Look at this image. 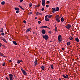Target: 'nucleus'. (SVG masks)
Returning <instances> with one entry per match:
<instances>
[{
	"label": "nucleus",
	"mask_w": 80,
	"mask_h": 80,
	"mask_svg": "<svg viewBox=\"0 0 80 80\" xmlns=\"http://www.w3.org/2000/svg\"><path fill=\"white\" fill-rule=\"evenodd\" d=\"M21 71L24 75H27V72L25 70H23V69L21 68Z\"/></svg>",
	"instance_id": "f257e3e1"
},
{
	"label": "nucleus",
	"mask_w": 80,
	"mask_h": 80,
	"mask_svg": "<svg viewBox=\"0 0 80 80\" xmlns=\"http://www.w3.org/2000/svg\"><path fill=\"white\" fill-rule=\"evenodd\" d=\"M43 38H44L46 40H48V39L49 37H48V35L47 34H46L44 36H43L42 37Z\"/></svg>",
	"instance_id": "f03ea898"
},
{
	"label": "nucleus",
	"mask_w": 80,
	"mask_h": 80,
	"mask_svg": "<svg viewBox=\"0 0 80 80\" xmlns=\"http://www.w3.org/2000/svg\"><path fill=\"white\" fill-rule=\"evenodd\" d=\"M58 38V41H59L60 42H62V36H61V35H60V34L59 35Z\"/></svg>",
	"instance_id": "7ed1b4c3"
},
{
	"label": "nucleus",
	"mask_w": 80,
	"mask_h": 80,
	"mask_svg": "<svg viewBox=\"0 0 80 80\" xmlns=\"http://www.w3.org/2000/svg\"><path fill=\"white\" fill-rule=\"evenodd\" d=\"M71 25L70 24H68L67 26H66L65 27L67 28V29H69V28H71Z\"/></svg>",
	"instance_id": "20e7f679"
},
{
	"label": "nucleus",
	"mask_w": 80,
	"mask_h": 80,
	"mask_svg": "<svg viewBox=\"0 0 80 80\" xmlns=\"http://www.w3.org/2000/svg\"><path fill=\"white\" fill-rule=\"evenodd\" d=\"M38 60H37V59L35 60L34 61V65L35 66H36V65H38Z\"/></svg>",
	"instance_id": "39448f33"
},
{
	"label": "nucleus",
	"mask_w": 80,
	"mask_h": 80,
	"mask_svg": "<svg viewBox=\"0 0 80 80\" xmlns=\"http://www.w3.org/2000/svg\"><path fill=\"white\" fill-rule=\"evenodd\" d=\"M48 28L49 29H50V28L47 26H42L41 27V28Z\"/></svg>",
	"instance_id": "423d86ee"
},
{
	"label": "nucleus",
	"mask_w": 80,
	"mask_h": 80,
	"mask_svg": "<svg viewBox=\"0 0 80 80\" xmlns=\"http://www.w3.org/2000/svg\"><path fill=\"white\" fill-rule=\"evenodd\" d=\"M42 34H45V33H46V32L45 30L44 29H43L42 31Z\"/></svg>",
	"instance_id": "0eeeda50"
},
{
	"label": "nucleus",
	"mask_w": 80,
	"mask_h": 80,
	"mask_svg": "<svg viewBox=\"0 0 80 80\" xmlns=\"http://www.w3.org/2000/svg\"><path fill=\"white\" fill-rule=\"evenodd\" d=\"M31 28H29L28 29L26 30V33H28L30 30V29H31Z\"/></svg>",
	"instance_id": "6e6552de"
},
{
	"label": "nucleus",
	"mask_w": 80,
	"mask_h": 80,
	"mask_svg": "<svg viewBox=\"0 0 80 80\" xmlns=\"http://www.w3.org/2000/svg\"><path fill=\"white\" fill-rule=\"evenodd\" d=\"M45 20L46 21H50V20L48 19L47 17V16H45Z\"/></svg>",
	"instance_id": "1a4fd4ad"
},
{
	"label": "nucleus",
	"mask_w": 80,
	"mask_h": 80,
	"mask_svg": "<svg viewBox=\"0 0 80 80\" xmlns=\"http://www.w3.org/2000/svg\"><path fill=\"white\" fill-rule=\"evenodd\" d=\"M75 40L77 42H79V39H78V38H75Z\"/></svg>",
	"instance_id": "9d476101"
},
{
	"label": "nucleus",
	"mask_w": 80,
	"mask_h": 80,
	"mask_svg": "<svg viewBox=\"0 0 80 80\" xmlns=\"http://www.w3.org/2000/svg\"><path fill=\"white\" fill-rule=\"evenodd\" d=\"M12 42L13 43V44H14V45H17V43L15 41H13Z\"/></svg>",
	"instance_id": "9b49d317"
},
{
	"label": "nucleus",
	"mask_w": 80,
	"mask_h": 80,
	"mask_svg": "<svg viewBox=\"0 0 80 80\" xmlns=\"http://www.w3.org/2000/svg\"><path fill=\"white\" fill-rule=\"evenodd\" d=\"M9 77H11V78H13V76L11 74H9Z\"/></svg>",
	"instance_id": "f8f14e48"
},
{
	"label": "nucleus",
	"mask_w": 80,
	"mask_h": 80,
	"mask_svg": "<svg viewBox=\"0 0 80 80\" xmlns=\"http://www.w3.org/2000/svg\"><path fill=\"white\" fill-rule=\"evenodd\" d=\"M56 21L58 22H60V19H59V18H56Z\"/></svg>",
	"instance_id": "ddd939ff"
},
{
	"label": "nucleus",
	"mask_w": 80,
	"mask_h": 80,
	"mask_svg": "<svg viewBox=\"0 0 80 80\" xmlns=\"http://www.w3.org/2000/svg\"><path fill=\"white\" fill-rule=\"evenodd\" d=\"M15 10H17V11H19L20 10V9H19V8H14Z\"/></svg>",
	"instance_id": "4468645a"
},
{
	"label": "nucleus",
	"mask_w": 80,
	"mask_h": 80,
	"mask_svg": "<svg viewBox=\"0 0 80 80\" xmlns=\"http://www.w3.org/2000/svg\"><path fill=\"white\" fill-rule=\"evenodd\" d=\"M3 41L4 42H5V43H7V41L4 38H3V39H2Z\"/></svg>",
	"instance_id": "2eb2a0df"
},
{
	"label": "nucleus",
	"mask_w": 80,
	"mask_h": 80,
	"mask_svg": "<svg viewBox=\"0 0 80 80\" xmlns=\"http://www.w3.org/2000/svg\"><path fill=\"white\" fill-rule=\"evenodd\" d=\"M54 30L55 32H58L57 28V26H56V27H55Z\"/></svg>",
	"instance_id": "dca6fc26"
},
{
	"label": "nucleus",
	"mask_w": 80,
	"mask_h": 80,
	"mask_svg": "<svg viewBox=\"0 0 80 80\" xmlns=\"http://www.w3.org/2000/svg\"><path fill=\"white\" fill-rule=\"evenodd\" d=\"M69 40H73V38H72V37L71 36L70 37H69Z\"/></svg>",
	"instance_id": "f3484780"
},
{
	"label": "nucleus",
	"mask_w": 80,
	"mask_h": 80,
	"mask_svg": "<svg viewBox=\"0 0 80 80\" xmlns=\"http://www.w3.org/2000/svg\"><path fill=\"white\" fill-rule=\"evenodd\" d=\"M61 21L62 22H63L64 21V18H63V17H62V18H61Z\"/></svg>",
	"instance_id": "a211bd4d"
},
{
	"label": "nucleus",
	"mask_w": 80,
	"mask_h": 80,
	"mask_svg": "<svg viewBox=\"0 0 80 80\" xmlns=\"http://www.w3.org/2000/svg\"><path fill=\"white\" fill-rule=\"evenodd\" d=\"M58 10H59V8L57 7L56 8V11H58Z\"/></svg>",
	"instance_id": "6ab92c4d"
},
{
	"label": "nucleus",
	"mask_w": 80,
	"mask_h": 80,
	"mask_svg": "<svg viewBox=\"0 0 80 80\" xmlns=\"http://www.w3.org/2000/svg\"><path fill=\"white\" fill-rule=\"evenodd\" d=\"M41 68H42V70H43L45 69V68L44 67V66H43V65H42Z\"/></svg>",
	"instance_id": "aec40b11"
},
{
	"label": "nucleus",
	"mask_w": 80,
	"mask_h": 80,
	"mask_svg": "<svg viewBox=\"0 0 80 80\" xmlns=\"http://www.w3.org/2000/svg\"><path fill=\"white\" fill-rule=\"evenodd\" d=\"M70 41H69L68 42H67V45H68V46L70 45Z\"/></svg>",
	"instance_id": "412c9836"
},
{
	"label": "nucleus",
	"mask_w": 80,
	"mask_h": 80,
	"mask_svg": "<svg viewBox=\"0 0 80 80\" xmlns=\"http://www.w3.org/2000/svg\"><path fill=\"white\" fill-rule=\"evenodd\" d=\"M19 7L20 8L22 9V10H24V9L23 8H22V7L21 6L19 5Z\"/></svg>",
	"instance_id": "4be33fe9"
},
{
	"label": "nucleus",
	"mask_w": 80,
	"mask_h": 80,
	"mask_svg": "<svg viewBox=\"0 0 80 80\" xmlns=\"http://www.w3.org/2000/svg\"><path fill=\"white\" fill-rule=\"evenodd\" d=\"M5 1H2L1 2L2 5H4V4H5Z\"/></svg>",
	"instance_id": "5701e85b"
},
{
	"label": "nucleus",
	"mask_w": 80,
	"mask_h": 80,
	"mask_svg": "<svg viewBox=\"0 0 80 80\" xmlns=\"http://www.w3.org/2000/svg\"><path fill=\"white\" fill-rule=\"evenodd\" d=\"M51 68L52 69H53V65H51Z\"/></svg>",
	"instance_id": "b1692460"
},
{
	"label": "nucleus",
	"mask_w": 80,
	"mask_h": 80,
	"mask_svg": "<svg viewBox=\"0 0 80 80\" xmlns=\"http://www.w3.org/2000/svg\"><path fill=\"white\" fill-rule=\"evenodd\" d=\"M63 77L64 78H67V76H65L64 75H62Z\"/></svg>",
	"instance_id": "393cba45"
},
{
	"label": "nucleus",
	"mask_w": 80,
	"mask_h": 80,
	"mask_svg": "<svg viewBox=\"0 0 80 80\" xmlns=\"http://www.w3.org/2000/svg\"><path fill=\"white\" fill-rule=\"evenodd\" d=\"M3 32V28H2L0 31V32Z\"/></svg>",
	"instance_id": "a878e982"
},
{
	"label": "nucleus",
	"mask_w": 80,
	"mask_h": 80,
	"mask_svg": "<svg viewBox=\"0 0 80 80\" xmlns=\"http://www.w3.org/2000/svg\"><path fill=\"white\" fill-rule=\"evenodd\" d=\"M42 3H45V0H42Z\"/></svg>",
	"instance_id": "bb28decb"
},
{
	"label": "nucleus",
	"mask_w": 80,
	"mask_h": 80,
	"mask_svg": "<svg viewBox=\"0 0 80 80\" xmlns=\"http://www.w3.org/2000/svg\"><path fill=\"white\" fill-rule=\"evenodd\" d=\"M45 3H42V6H45Z\"/></svg>",
	"instance_id": "cd10ccee"
},
{
	"label": "nucleus",
	"mask_w": 80,
	"mask_h": 80,
	"mask_svg": "<svg viewBox=\"0 0 80 80\" xmlns=\"http://www.w3.org/2000/svg\"><path fill=\"white\" fill-rule=\"evenodd\" d=\"M52 9L53 11H55V12H56V10L55 8H52Z\"/></svg>",
	"instance_id": "c85d7f7f"
},
{
	"label": "nucleus",
	"mask_w": 80,
	"mask_h": 80,
	"mask_svg": "<svg viewBox=\"0 0 80 80\" xmlns=\"http://www.w3.org/2000/svg\"><path fill=\"white\" fill-rule=\"evenodd\" d=\"M1 35H2V36H4V35H5V33L4 32H2L1 33Z\"/></svg>",
	"instance_id": "c756f323"
},
{
	"label": "nucleus",
	"mask_w": 80,
	"mask_h": 80,
	"mask_svg": "<svg viewBox=\"0 0 80 80\" xmlns=\"http://www.w3.org/2000/svg\"><path fill=\"white\" fill-rule=\"evenodd\" d=\"M17 63H18V64H19V63H20V60H18V61L17 62Z\"/></svg>",
	"instance_id": "7c9ffc66"
},
{
	"label": "nucleus",
	"mask_w": 80,
	"mask_h": 80,
	"mask_svg": "<svg viewBox=\"0 0 80 80\" xmlns=\"http://www.w3.org/2000/svg\"><path fill=\"white\" fill-rule=\"evenodd\" d=\"M13 78H11V77H9L10 80H13Z\"/></svg>",
	"instance_id": "2f4dec72"
},
{
	"label": "nucleus",
	"mask_w": 80,
	"mask_h": 80,
	"mask_svg": "<svg viewBox=\"0 0 80 80\" xmlns=\"http://www.w3.org/2000/svg\"><path fill=\"white\" fill-rule=\"evenodd\" d=\"M38 14H39V12H36V15H38Z\"/></svg>",
	"instance_id": "473e14b6"
},
{
	"label": "nucleus",
	"mask_w": 80,
	"mask_h": 80,
	"mask_svg": "<svg viewBox=\"0 0 80 80\" xmlns=\"http://www.w3.org/2000/svg\"><path fill=\"white\" fill-rule=\"evenodd\" d=\"M5 65V62H4L2 64V66H3V67H4Z\"/></svg>",
	"instance_id": "72a5a7b5"
},
{
	"label": "nucleus",
	"mask_w": 80,
	"mask_h": 80,
	"mask_svg": "<svg viewBox=\"0 0 80 80\" xmlns=\"http://www.w3.org/2000/svg\"><path fill=\"white\" fill-rule=\"evenodd\" d=\"M41 10L43 12V10H44V8H42L41 9Z\"/></svg>",
	"instance_id": "f704fd0d"
},
{
	"label": "nucleus",
	"mask_w": 80,
	"mask_h": 80,
	"mask_svg": "<svg viewBox=\"0 0 80 80\" xmlns=\"http://www.w3.org/2000/svg\"><path fill=\"white\" fill-rule=\"evenodd\" d=\"M38 23H39V24H40V23H41V21H38Z\"/></svg>",
	"instance_id": "c9c22d12"
},
{
	"label": "nucleus",
	"mask_w": 80,
	"mask_h": 80,
	"mask_svg": "<svg viewBox=\"0 0 80 80\" xmlns=\"http://www.w3.org/2000/svg\"><path fill=\"white\" fill-rule=\"evenodd\" d=\"M16 13H19V11H16Z\"/></svg>",
	"instance_id": "e433bc0d"
},
{
	"label": "nucleus",
	"mask_w": 80,
	"mask_h": 80,
	"mask_svg": "<svg viewBox=\"0 0 80 80\" xmlns=\"http://www.w3.org/2000/svg\"><path fill=\"white\" fill-rule=\"evenodd\" d=\"M29 7H31L32 6V5L31 4H29Z\"/></svg>",
	"instance_id": "4c0bfd02"
},
{
	"label": "nucleus",
	"mask_w": 80,
	"mask_h": 80,
	"mask_svg": "<svg viewBox=\"0 0 80 80\" xmlns=\"http://www.w3.org/2000/svg\"><path fill=\"white\" fill-rule=\"evenodd\" d=\"M48 33H50V34H51V33H52V31H49Z\"/></svg>",
	"instance_id": "58836bf2"
},
{
	"label": "nucleus",
	"mask_w": 80,
	"mask_h": 80,
	"mask_svg": "<svg viewBox=\"0 0 80 80\" xmlns=\"http://www.w3.org/2000/svg\"><path fill=\"white\" fill-rule=\"evenodd\" d=\"M48 7H49V6L48 5H46V7L47 8H48Z\"/></svg>",
	"instance_id": "ea45409f"
},
{
	"label": "nucleus",
	"mask_w": 80,
	"mask_h": 80,
	"mask_svg": "<svg viewBox=\"0 0 80 80\" xmlns=\"http://www.w3.org/2000/svg\"><path fill=\"white\" fill-rule=\"evenodd\" d=\"M52 17V15L49 16V18H51V17Z\"/></svg>",
	"instance_id": "a19ab883"
},
{
	"label": "nucleus",
	"mask_w": 80,
	"mask_h": 80,
	"mask_svg": "<svg viewBox=\"0 0 80 80\" xmlns=\"http://www.w3.org/2000/svg\"><path fill=\"white\" fill-rule=\"evenodd\" d=\"M59 16L58 15H57L56 16L55 18H58Z\"/></svg>",
	"instance_id": "79ce46f5"
},
{
	"label": "nucleus",
	"mask_w": 80,
	"mask_h": 80,
	"mask_svg": "<svg viewBox=\"0 0 80 80\" xmlns=\"http://www.w3.org/2000/svg\"><path fill=\"white\" fill-rule=\"evenodd\" d=\"M0 39H1V40H3V38H2L1 37L0 38Z\"/></svg>",
	"instance_id": "37998d69"
},
{
	"label": "nucleus",
	"mask_w": 80,
	"mask_h": 80,
	"mask_svg": "<svg viewBox=\"0 0 80 80\" xmlns=\"http://www.w3.org/2000/svg\"><path fill=\"white\" fill-rule=\"evenodd\" d=\"M23 23H26V21H25V20H24Z\"/></svg>",
	"instance_id": "c03bdc74"
},
{
	"label": "nucleus",
	"mask_w": 80,
	"mask_h": 80,
	"mask_svg": "<svg viewBox=\"0 0 80 80\" xmlns=\"http://www.w3.org/2000/svg\"><path fill=\"white\" fill-rule=\"evenodd\" d=\"M22 1H23V0H20V3H21V2H22Z\"/></svg>",
	"instance_id": "a18cd8bd"
},
{
	"label": "nucleus",
	"mask_w": 80,
	"mask_h": 80,
	"mask_svg": "<svg viewBox=\"0 0 80 80\" xmlns=\"http://www.w3.org/2000/svg\"><path fill=\"white\" fill-rule=\"evenodd\" d=\"M66 77L67 78H68V75H66Z\"/></svg>",
	"instance_id": "49530a36"
},
{
	"label": "nucleus",
	"mask_w": 80,
	"mask_h": 80,
	"mask_svg": "<svg viewBox=\"0 0 80 80\" xmlns=\"http://www.w3.org/2000/svg\"><path fill=\"white\" fill-rule=\"evenodd\" d=\"M62 50H65V48H62Z\"/></svg>",
	"instance_id": "de8ad7c7"
},
{
	"label": "nucleus",
	"mask_w": 80,
	"mask_h": 80,
	"mask_svg": "<svg viewBox=\"0 0 80 80\" xmlns=\"http://www.w3.org/2000/svg\"><path fill=\"white\" fill-rule=\"evenodd\" d=\"M47 2L48 3H50V1H48Z\"/></svg>",
	"instance_id": "09e8293b"
},
{
	"label": "nucleus",
	"mask_w": 80,
	"mask_h": 80,
	"mask_svg": "<svg viewBox=\"0 0 80 80\" xmlns=\"http://www.w3.org/2000/svg\"><path fill=\"white\" fill-rule=\"evenodd\" d=\"M55 11L53 10V11H52V13H55Z\"/></svg>",
	"instance_id": "8fccbe9b"
},
{
	"label": "nucleus",
	"mask_w": 80,
	"mask_h": 80,
	"mask_svg": "<svg viewBox=\"0 0 80 80\" xmlns=\"http://www.w3.org/2000/svg\"><path fill=\"white\" fill-rule=\"evenodd\" d=\"M49 15H47L45 16V17H47H47H49Z\"/></svg>",
	"instance_id": "3c124183"
},
{
	"label": "nucleus",
	"mask_w": 80,
	"mask_h": 80,
	"mask_svg": "<svg viewBox=\"0 0 80 80\" xmlns=\"http://www.w3.org/2000/svg\"><path fill=\"white\" fill-rule=\"evenodd\" d=\"M2 44L0 42V47H2Z\"/></svg>",
	"instance_id": "603ef678"
},
{
	"label": "nucleus",
	"mask_w": 80,
	"mask_h": 80,
	"mask_svg": "<svg viewBox=\"0 0 80 80\" xmlns=\"http://www.w3.org/2000/svg\"><path fill=\"white\" fill-rule=\"evenodd\" d=\"M12 60H9V62H12Z\"/></svg>",
	"instance_id": "864d4df0"
},
{
	"label": "nucleus",
	"mask_w": 80,
	"mask_h": 80,
	"mask_svg": "<svg viewBox=\"0 0 80 80\" xmlns=\"http://www.w3.org/2000/svg\"><path fill=\"white\" fill-rule=\"evenodd\" d=\"M19 62H23V61H22V60H19Z\"/></svg>",
	"instance_id": "5fc2aeb1"
},
{
	"label": "nucleus",
	"mask_w": 80,
	"mask_h": 80,
	"mask_svg": "<svg viewBox=\"0 0 80 80\" xmlns=\"http://www.w3.org/2000/svg\"><path fill=\"white\" fill-rule=\"evenodd\" d=\"M37 5L38 6V7H40V5L39 4H38Z\"/></svg>",
	"instance_id": "6e6d98bb"
},
{
	"label": "nucleus",
	"mask_w": 80,
	"mask_h": 80,
	"mask_svg": "<svg viewBox=\"0 0 80 80\" xmlns=\"http://www.w3.org/2000/svg\"><path fill=\"white\" fill-rule=\"evenodd\" d=\"M32 12H30L29 13V15H31L32 14Z\"/></svg>",
	"instance_id": "4d7b16f0"
},
{
	"label": "nucleus",
	"mask_w": 80,
	"mask_h": 80,
	"mask_svg": "<svg viewBox=\"0 0 80 80\" xmlns=\"http://www.w3.org/2000/svg\"><path fill=\"white\" fill-rule=\"evenodd\" d=\"M37 18H38L37 17H35V20L37 19Z\"/></svg>",
	"instance_id": "13d9d810"
},
{
	"label": "nucleus",
	"mask_w": 80,
	"mask_h": 80,
	"mask_svg": "<svg viewBox=\"0 0 80 80\" xmlns=\"http://www.w3.org/2000/svg\"><path fill=\"white\" fill-rule=\"evenodd\" d=\"M39 15H42V13H39Z\"/></svg>",
	"instance_id": "bf43d9fd"
},
{
	"label": "nucleus",
	"mask_w": 80,
	"mask_h": 80,
	"mask_svg": "<svg viewBox=\"0 0 80 80\" xmlns=\"http://www.w3.org/2000/svg\"><path fill=\"white\" fill-rule=\"evenodd\" d=\"M0 55H2V52H0Z\"/></svg>",
	"instance_id": "052dcab7"
},
{
	"label": "nucleus",
	"mask_w": 80,
	"mask_h": 80,
	"mask_svg": "<svg viewBox=\"0 0 80 80\" xmlns=\"http://www.w3.org/2000/svg\"><path fill=\"white\" fill-rule=\"evenodd\" d=\"M35 7H38V6L37 5H36L35 6Z\"/></svg>",
	"instance_id": "680f3d73"
},
{
	"label": "nucleus",
	"mask_w": 80,
	"mask_h": 80,
	"mask_svg": "<svg viewBox=\"0 0 80 80\" xmlns=\"http://www.w3.org/2000/svg\"><path fill=\"white\" fill-rule=\"evenodd\" d=\"M3 55L2 53V55H0V56H2V57Z\"/></svg>",
	"instance_id": "e2e57ef3"
},
{
	"label": "nucleus",
	"mask_w": 80,
	"mask_h": 80,
	"mask_svg": "<svg viewBox=\"0 0 80 80\" xmlns=\"http://www.w3.org/2000/svg\"><path fill=\"white\" fill-rule=\"evenodd\" d=\"M2 57H5V56H3V55L2 56Z\"/></svg>",
	"instance_id": "0e129e2a"
},
{
	"label": "nucleus",
	"mask_w": 80,
	"mask_h": 80,
	"mask_svg": "<svg viewBox=\"0 0 80 80\" xmlns=\"http://www.w3.org/2000/svg\"><path fill=\"white\" fill-rule=\"evenodd\" d=\"M6 79H7L8 78V77H6Z\"/></svg>",
	"instance_id": "69168bd1"
},
{
	"label": "nucleus",
	"mask_w": 80,
	"mask_h": 80,
	"mask_svg": "<svg viewBox=\"0 0 80 80\" xmlns=\"http://www.w3.org/2000/svg\"><path fill=\"white\" fill-rule=\"evenodd\" d=\"M7 79V80H10V79H8V78Z\"/></svg>",
	"instance_id": "338daca9"
},
{
	"label": "nucleus",
	"mask_w": 80,
	"mask_h": 80,
	"mask_svg": "<svg viewBox=\"0 0 80 80\" xmlns=\"http://www.w3.org/2000/svg\"><path fill=\"white\" fill-rule=\"evenodd\" d=\"M60 18H61V17L58 18H59V19H60Z\"/></svg>",
	"instance_id": "774afa93"
}]
</instances>
